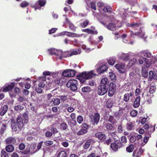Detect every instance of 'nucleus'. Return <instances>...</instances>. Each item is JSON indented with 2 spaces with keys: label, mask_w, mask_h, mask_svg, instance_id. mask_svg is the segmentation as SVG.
Wrapping results in <instances>:
<instances>
[{
  "label": "nucleus",
  "mask_w": 157,
  "mask_h": 157,
  "mask_svg": "<svg viewBox=\"0 0 157 157\" xmlns=\"http://www.w3.org/2000/svg\"><path fill=\"white\" fill-rule=\"evenodd\" d=\"M142 75L143 77L144 78H147L148 76V72L145 69H142Z\"/></svg>",
  "instance_id": "37998d69"
},
{
  "label": "nucleus",
  "mask_w": 157,
  "mask_h": 157,
  "mask_svg": "<svg viewBox=\"0 0 157 157\" xmlns=\"http://www.w3.org/2000/svg\"><path fill=\"white\" fill-rule=\"evenodd\" d=\"M14 86V83L12 82L9 85H8L7 86L4 87L3 90V91L4 92H6L7 91L11 90Z\"/></svg>",
  "instance_id": "412c9836"
},
{
  "label": "nucleus",
  "mask_w": 157,
  "mask_h": 157,
  "mask_svg": "<svg viewBox=\"0 0 157 157\" xmlns=\"http://www.w3.org/2000/svg\"><path fill=\"white\" fill-rule=\"evenodd\" d=\"M36 145L35 144H32L29 145L25 151V154H33L37 152L36 149Z\"/></svg>",
  "instance_id": "39448f33"
},
{
  "label": "nucleus",
  "mask_w": 157,
  "mask_h": 157,
  "mask_svg": "<svg viewBox=\"0 0 157 157\" xmlns=\"http://www.w3.org/2000/svg\"><path fill=\"white\" fill-rule=\"evenodd\" d=\"M53 101V103L55 105H58L60 103V99L59 98L55 99L53 101L52 100L49 101V102H52Z\"/></svg>",
  "instance_id": "c9c22d12"
},
{
  "label": "nucleus",
  "mask_w": 157,
  "mask_h": 157,
  "mask_svg": "<svg viewBox=\"0 0 157 157\" xmlns=\"http://www.w3.org/2000/svg\"><path fill=\"white\" fill-rule=\"evenodd\" d=\"M115 67L120 73H124L126 71L125 64L124 63L116 64L115 65Z\"/></svg>",
  "instance_id": "9b49d317"
},
{
  "label": "nucleus",
  "mask_w": 157,
  "mask_h": 157,
  "mask_svg": "<svg viewBox=\"0 0 157 157\" xmlns=\"http://www.w3.org/2000/svg\"><path fill=\"white\" fill-rule=\"evenodd\" d=\"M66 20L67 22V24L69 25V28L73 31H75L76 28L74 25L71 23L67 18H66Z\"/></svg>",
  "instance_id": "a878e982"
},
{
  "label": "nucleus",
  "mask_w": 157,
  "mask_h": 157,
  "mask_svg": "<svg viewBox=\"0 0 157 157\" xmlns=\"http://www.w3.org/2000/svg\"><path fill=\"white\" fill-rule=\"evenodd\" d=\"M116 85L113 82H111L109 85L108 95L109 97L113 96L116 90Z\"/></svg>",
  "instance_id": "9d476101"
},
{
  "label": "nucleus",
  "mask_w": 157,
  "mask_h": 157,
  "mask_svg": "<svg viewBox=\"0 0 157 157\" xmlns=\"http://www.w3.org/2000/svg\"><path fill=\"white\" fill-rule=\"evenodd\" d=\"M145 58L143 57H141L139 58L138 59V61L139 62V63L140 64H143L144 62Z\"/></svg>",
  "instance_id": "864d4df0"
},
{
  "label": "nucleus",
  "mask_w": 157,
  "mask_h": 157,
  "mask_svg": "<svg viewBox=\"0 0 157 157\" xmlns=\"http://www.w3.org/2000/svg\"><path fill=\"white\" fill-rule=\"evenodd\" d=\"M89 21L87 20H86L83 22L80 23V26L82 28L85 27L89 23Z\"/></svg>",
  "instance_id": "e433bc0d"
},
{
  "label": "nucleus",
  "mask_w": 157,
  "mask_h": 157,
  "mask_svg": "<svg viewBox=\"0 0 157 157\" xmlns=\"http://www.w3.org/2000/svg\"><path fill=\"white\" fill-rule=\"evenodd\" d=\"M152 79H157V70L153 69V71H150L149 73V81H152Z\"/></svg>",
  "instance_id": "1a4fd4ad"
},
{
  "label": "nucleus",
  "mask_w": 157,
  "mask_h": 157,
  "mask_svg": "<svg viewBox=\"0 0 157 157\" xmlns=\"http://www.w3.org/2000/svg\"><path fill=\"white\" fill-rule=\"evenodd\" d=\"M95 136L99 140L102 141H104L106 138L105 135L101 132H98L96 133Z\"/></svg>",
  "instance_id": "ddd939ff"
},
{
  "label": "nucleus",
  "mask_w": 157,
  "mask_h": 157,
  "mask_svg": "<svg viewBox=\"0 0 157 157\" xmlns=\"http://www.w3.org/2000/svg\"><path fill=\"white\" fill-rule=\"evenodd\" d=\"M48 53L51 55H55L57 56V59H61L63 57H65V52H63L61 50H57L54 48H51L48 50Z\"/></svg>",
  "instance_id": "7ed1b4c3"
},
{
  "label": "nucleus",
  "mask_w": 157,
  "mask_h": 157,
  "mask_svg": "<svg viewBox=\"0 0 157 157\" xmlns=\"http://www.w3.org/2000/svg\"><path fill=\"white\" fill-rule=\"evenodd\" d=\"M63 78H61L60 77L58 78L55 81L56 83L60 86L63 84Z\"/></svg>",
  "instance_id": "72a5a7b5"
},
{
  "label": "nucleus",
  "mask_w": 157,
  "mask_h": 157,
  "mask_svg": "<svg viewBox=\"0 0 157 157\" xmlns=\"http://www.w3.org/2000/svg\"><path fill=\"white\" fill-rule=\"evenodd\" d=\"M108 121L113 124H114L117 122V121L114 117L112 116H109L108 119Z\"/></svg>",
  "instance_id": "2f4dec72"
},
{
  "label": "nucleus",
  "mask_w": 157,
  "mask_h": 157,
  "mask_svg": "<svg viewBox=\"0 0 157 157\" xmlns=\"http://www.w3.org/2000/svg\"><path fill=\"white\" fill-rule=\"evenodd\" d=\"M8 109V106L7 105H4L1 108L0 110V115L1 116H3L7 112Z\"/></svg>",
  "instance_id": "f3484780"
},
{
  "label": "nucleus",
  "mask_w": 157,
  "mask_h": 157,
  "mask_svg": "<svg viewBox=\"0 0 157 157\" xmlns=\"http://www.w3.org/2000/svg\"><path fill=\"white\" fill-rule=\"evenodd\" d=\"M109 77L112 80H116V77L115 74L113 72H109Z\"/></svg>",
  "instance_id": "49530a36"
},
{
  "label": "nucleus",
  "mask_w": 157,
  "mask_h": 157,
  "mask_svg": "<svg viewBox=\"0 0 157 157\" xmlns=\"http://www.w3.org/2000/svg\"><path fill=\"white\" fill-rule=\"evenodd\" d=\"M95 75L92 71L89 72H84L79 75V80L81 83H84L86 80L90 79Z\"/></svg>",
  "instance_id": "f03ea898"
},
{
  "label": "nucleus",
  "mask_w": 157,
  "mask_h": 157,
  "mask_svg": "<svg viewBox=\"0 0 157 157\" xmlns=\"http://www.w3.org/2000/svg\"><path fill=\"white\" fill-rule=\"evenodd\" d=\"M121 142L124 143H126L127 142V139L125 136H122L121 138Z\"/></svg>",
  "instance_id": "774afa93"
},
{
  "label": "nucleus",
  "mask_w": 157,
  "mask_h": 157,
  "mask_svg": "<svg viewBox=\"0 0 157 157\" xmlns=\"http://www.w3.org/2000/svg\"><path fill=\"white\" fill-rule=\"evenodd\" d=\"M122 147V144L118 140H116L114 142L112 143L111 145V148L114 151H117L118 148Z\"/></svg>",
  "instance_id": "423d86ee"
},
{
  "label": "nucleus",
  "mask_w": 157,
  "mask_h": 157,
  "mask_svg": "<svg viewBox=\"0 0 157 157\" xmlns=\"http://www.w3.org/2000/svg\"><path fill=\"white\" fill-rule=\"evenodd\" d=\"M91 144L90 141H88L86 142L83 145V147L84 149H86L88 148Z\"/></svg>",
  "instance_id": "c03bdc74"
},
{
  "label": "nucleus",
  "mask_w": 157,
  "mask_h": 157,
  "mask_svg": "<svg viewBox=\"0 0 157 157\" xmlns=\"http://www.w3.org/2000/svg\"><path fill=\"white\" fill-rule=\"evenodd\" d=\"M135 122H129L127 124L126 128L128 130H132L134 129Z\"/></svg>",
  "instance_id": "6ab92c4d"
},
{
  "label": "nucleus",
  "mask_w": 157,
  "mask_h": 157,
  "mask_svg": "<svg viewBox=\"0 0 157 157\" xmlns=\"http://www.w3.org/2000/svg\"><path fill=\"white\" fill-rule=\"evenodd\" d=\"M29 3L25 1L22 2L21 4V6L22 8L28 6Z\"/></svg>",
  "instance_id": "13d9d810"
},
{
  "label": "nucleus",
  "mask_w": 157,
  "mask_h": 157,
  "mask_svg": "<svg viewBox=\"0 0 157 157\" xmlns=\"http://www.w3.org/2000/svg\"><path fill=\"white\" fill-rule=\"evenodd\" d=\"M66 154L64 151H61L59 153L57 157H66Z\"/></svg>",
  "instance_id": "79ce46f5"
},
{
  "label": "nucleus",
  "mask_w": 157,
  "mask_h": 157,
  "mask_svg": "<svg viewBox=\"0 0 157 157\" xmlns=\"http://www.w3.org/2000/svg\"><path fill=\"white\" fill-rule=\"evenodd\" d=\"M90 118L93 124L95 125L97 124L99 121L100 118V115L98 113H96L94 115H90Z\"/></svg>",
  "instance_id": "0eeeda50"
},
{
  "label": "nucleus",
  "mask_w": 157,
  "mask_h": 157,
  "mask_svg": "<svg viewBox=\"0 0 157 157\" xmlns=\"http://www.w3.org/2000/svg\"><path fill=\"white\" fill-rule=\"evenodd\" d=\"M45 3L46 1L45 0H39L37 3H36L35 5L34 6V7L35 9H39L40 7L44 6Z\"/></svg>",
  "instance_id": "2eb2a0df"
},
{
  "label": "nucleus",
  "mask_w": 157,
  "mask_h": 157,
  "mask_svg": "<svg viewBox=\"0 0 157 157\" xmlns=\"http://www.w3.org/2000/svg\"><path fill=\"white\" fill-rule=\"evenodd\" d=\"M61 128L64 130H66L67 127V125L66 123L63 122L60 124Z\"/></svg>",
  "instance_id": "5fc2aeb1"
},
{
  "label": "nucleus",
  "mask_w": 157,
  "mask_h": 157,
  "mask_svg": "<svg viewBox=\"0 0 157 157\" xmlns=\"http://www.w3.org/2000/svg\"><path fill=\"white\" fill-rule=\"evenodd\" d=\"M83 121V117L80 115L78 116L77 117V121L79 124H81Z\"/></svg>",
  "instance_id": "4d7b16f0"
},
{
  "label": "nucleus",
  "mask_w": 157,
  "mask_h": 157,
  "mask_svg": "<svg viewBox=\"0 0 157 157\" xmlns=\"http://www.w3.org/2000/svg\"><path fill=\"white\" fill-rule=\"evenodd\" d=\"M1 157H9L7 153L3 150L1 151Z\"/></svg>",
  "instance_id": "de8ad7c7"
},
{
  "label": "nucleus",
  "mask_w": 157,
  "mask_h": 157,
  "mask_svg": "<svg viewBox=\"0 0 157 157\" xmlns=\"http://www.w3.org/2000/svg\"><path fill=\"white\" fill-rule=\"evenodd\" d=\"M16 121L18 128L19 129L21 130L24 126L23 120L21 117L20 116H18L17 118Z\"/></svg>",
  "instance_id": "f8f14e48"
},
{
  "label": "nucleus",
  "mask_w": 157,
  "mask_h": 157,
  "mask_svg": "<svg viewBox=\"0 0 157 157\" xmlns=\"http://www.w3.org/2000/svg\"><path fill=\"white\" fill-rule=\"evenodd\" d=\"M53 142L52 141H47L44 142V144L46 146H50L53 144Z\"/></svg>",
  "instance_id": "8fccbe9b"
},
{
  "label": "nucleus",
  "mask_w": 157,
  "mask_h": 157,
  "mask_svg": "<svg viewBox=\"0 0 157 157\" xmlns=\"http://www.w3.org/2000/svg\"><path fill=\"white\" fill-rule=\"evenodd\" d=\"M62 75L65 77H74L75 75V72L72 69H67L63 72Z\"/></svg>",
  "instance_id": "6e6552de"
},
{
  "label": "nucleus",
  "mask_w": 157,
  "mask_h": 157,
  "mask_svg": "<svg viewBox=\"0 0 157 157\" xmlns=\"http://www.w3.org/2000/svg\"><path fill=\"white\" fill-rule=\"evenodd\" d=\"M111 9V7L109 6H104L103 9V10L105 12H110Z\"/></svg>",
  "instance_id": "052dcab7"
},
{
  "label": "nucleus",
  "mask_w": 157,
  "mask_h": 157,
  "mask_svg": "<svg viewBox=\"0 0 157 157\" xmlns=\"http://www.w3.org/2000/svg\"><path fill=\"white\" fill-rule=\"evenodd\" d=\"M91 29H86L82 30L83 32H86L89 34H97L98 32L97 30H94L95 29V27L92 26L91 27Z\"/></svg>",
  "instance_id": "4468645a"
},
{
  "label": "nucleus",
  "mask_w": 157,
  "mask_h": 157,
  "mask_svg": "<svg viewBox=\"0 0 157 157\" xmlns=\"http://www.w3.org/2000/svg\"><path fill=\"white\" fill-rule=\"evenodd\" d=\"M81 53V52L80 50L78 49L77 50H76L75 51H73L71 53L70 56H72L73 55H77L78 54H79Z\"/></svg>",
  "instance_id": "6e6d98bb"
},
{
  "label": "nucleus",
  "mask_w": 157,
  "mask_h": 157,
  "mask_svg": "<svg viewBox=\"0 0 157 157\" xmlns=\"http://www.w3.org/2000/svg\"><path fill=\"white\" fill-rule=\"evenodd\" d=\"M26 99L22 96H20L18 99V101L20 102H23L24 101H26Z\"/></svg>",
  "instance_id": "680f3d73"
},
{
  "label": "nucleus",
  "mask_w": 157,
  "mask_h": 157,
  "mask_svg": "<svg viewBox=\"0 0 157 157\" xmlns=\"http://www.w3.org/2000/svg\"><path fill=\"white\" fill-rule=\"evenodd\" d=\"M144 65L146 67H148L149 65L151 64V62L149 61V60L147 58H145Z\"/></svg>",
  "instance_id": "ea45409f"
},
{
  "label": "nucleus",
  "mask_w": 157,
  "mask_h": 157,
  "mask_svg": "<svg viewBox=\"0 0 157 157\" xmlns=\"http://www.w3.org/2000/svg\"><path fill=\"white\" fill-rule=\"evenodd\" d=\"M137 62V60L136 58H133L132 60L130 61L128 63V65L129 66H131L133 65L135 63Z\"/></svg>",
  "instance_id": "a18cd8bd"
},
{
  "label": "nucleus",
  "mask_w": 157,
  "mask_h": 157,
  "mask_svg": "<svg viewBox=\"0 0 157 157\" xmlns=\"http://www.w3.org/2000/svg\"><path fill=\"white\" fill-rule=\"evenodd\" d=\"M59 97L62 101H66L68 99V98L67 96H60Z\"/></svg>",
  "instance_id": "338daca9"
},
{
  "label": "nucleus",
  "mask_w": 157,
  "mask_h": 157,
  "mask_svg": "<svg viewBox=\"0 0 157 157\" xmlns=\"http://www.w3.org/2000/svg\"><path fill=\"white\" fill-rule=\"evenodd\" d=\"M138 114V112L136 110H133L130 112V115L132 117H136Z\"/></svg>",
  "instance_id": "09e8293b"
},
{
  "label": "nucleus",
  "mask_w": 157,
  "mask_h": 157,
  "mask_svg": "<svg viewBox=\"0 0 157 157\" xmlns=\"http://www.w3.org/2000/svg\"><path fill=\"white\" fill-rule=\"evenodd\" d=\"M108 79L106 78H102L98 90V94L100 95H103L107 93L109 87Z\"/></svg>",
  "instance_id": "f257e3e1"
},
{
  "label": "nucleus",
  "mask_w": 157,
  "mask_h": 157,
  "mask_svg": "<svg viewBox=\"0 0 157 157\" xmlns=\"http://www.w3.org/2000/svg\"><path fill=\"white\" fill-rule=\"evenodd\" d=\"M108 63L111 65H113L115 62V59L113 58L109 59L108 60Z\"/></svg>",
  "instance_id": "3c124183"
},
{
  "label": "nucleus",
  "mask_w": 157,
  "mask_h": 157,
  "mask_svg": "<svg viewBox=\"0 0 157 157\" xmlns=\"http://www.w3.org/2000/svg\"><path fill=\"white\" fill-rule=\"evenodd\" d=\"M140 54L141 56L148 58L150 57L151 56V53L148 50L141 51Z\"/></svg>",
  "instance_id": "dca6fc26"
},
{
  "label": "nucleus",
  "mask_w": 157,
  "mask_h": 157,
  "mask_svg": "<svg viewBox=\"0 0 157 157\" xmlns=\"http://www.w3.org/2000/svg\"><path fill=\"white\" fill-rule=\"evenodd\" d=\"M144 151V150L143 149L141 148H140L139 149L137 153H136V154L139 155L141 156L142 155Z\"/></svg>",
  "instance_id": "e2e57ef3"
},
{
  "label": "nucleus",
  "mask_w": 157,
  "mask_h": 157,
  "mask_svg": "<svg viewBox=\"0 0 157 157\" xmlns=\"http://www.w3.org/2000/svg\"><path fill=\"white\" fill-rule=\"evenodd\" d=\"M106 128L109 130H112L113 128V125L110 123H107L105 125Z\"/></svg>",
  "instance_id": "603ef678"
},
{
  "label": "nucleus",
  "mask_w": 157,
  "mask_h": 157,
  "mask_svg": "<svg viewBox=\"0 0 157 157\" xmlns=\"http://www.w3.org/2000/svg\"><path fill=\"white\" fill-rule=\"evenodd\" d=\"M140 32H136L134 33V35H139L141 37H145V34L144 32H143L141 30H140Z\"/></svg>",
  "instance_id": "a19ab883"
},
{
  "label": "nucleus",
  "mask_w": 157,
  "mask_h": 157,
  "mask_svg": "<svg viewBox=\"0 0 157 157\" xmlns=\"http://www.w3.org/2000/svg\"><path fill=\"white\" fill-rule=\"evenodd\" d=\"M44 77L40 78V80L42 81H45L46 76H49L50 75V72L49 71H44L43 73Z\"/></svg>",
  "instance_id": "473e14b6"
},
{
  "label": "nucleus",
  "mask_w": 157,
  "mask_h": 157,
  "mask_svg": "<svg viewBox=\"0 0 157 157\" xmlns=\"http://www.w3.org/2000/svg\"><path fill=\"white\" fill-rule=\"evenodd\" d=\"M16 140L15 138L11 137L7 139L6 140V141L7 144H13L15 143Z\"/></svg>",
  "instance_id": "bb28decb"
},
{
  "label": "nucleus",
  "mask_w": 157,
  "mask_h": 157,
  "mask_svg": "<svg viewBox=\"0 0 157 157\" xmlns=\"http://www.w3.org/2000/svg\"><path fill=\"white\" fill-rule=\"evenodd\" d=\"M118 56L119 58L122 60L127 61L129 60V56L127 54L121 53V55H119Z\"/></svg>",
  "instance_id": "4be33fe9"
},
{
  "label": "nucleus",
  "mask_w": 157,
  "mask_h": 157,
  "mask_svg": "<svg viewBox=\"0 0 157 157\" xmlns=\"http://www.w3.org/2000/svg\"><path fill=\"white\" fill-rule=\"evenodd\" d=\"M136 136H132L130 138V141L131 143H133L136 140Z\"/></svg>",
  "instance_id": "0e129e2a"
},
{
  "label": "nucleus",
  "mask_w": 157,
  "mask_h": 157,
  "mask_svg": "<svg viewBox=\"0 0 157 157\" xmlns=\"http://www.w3.org/2000/svg\"><path fill=\"white\" fill-rule=\"evenodd\" d=\"M87 132V131L86 129L82 128L78 132L77 134L78 135H83L86 133Z\"/></svg>",
  "instance_id": "f704fd0d"
},
{
  "label": "nucleus",
  "mask_w": 157,
  "mask_h": 157,
  "mask_svg": "<svg viewBox=\"0 0 157 157\" xmlns=\"http://www.w3.org/2000/svg\"><path fill=\"white\" fill-rule=\"evenodd\" d=\"M108 67L106 65H102L97 69V72L99 74H101L106 71Z\"/></svg>",
  "instance_id": "a211bd4d"
},
{
  "label": "nucleus",
  "mask_w": 157,
  "mask_h": 157,
  "mask_svg": "<svg viewBox=\"0 0 157 157\" xmlns=\"http://www.w3.org/2000/svg\"><path fill=\"white\" fill-rule=\"evenodd\" d=\"M133 95V92L125 93L124 95L123 100L125 102H128L129 100L130 96L132 97Z\"/></svg>",
  "instance_id": "aec40b11"
},
{
  "label": "nucleus",
  "mask_w": 157,
  "mask_h": 157,
  "mask_svg": "<svg viewBox=\"0 0 157 157\" xmlns=\"http://www.w3.org/2000/svg\"><path fill=\"white\" fill-rule=\"evenodd\" d=\"M156 89V87L155 86H151L149 89V93L150 94H153V93L155 91Z\"/></svg>",
  "instance_id": "bf43d9fd"
},
{
  "label": "nucleus",
  "mask_w": 157,
  "mask_h": 157,
  "mask_svg": "<svg viewBox=\"0 0 157 157\" xmlns=\"http://www.w3.org/2000/svg\"><path fill=\"white\" fill-rule=\"evenodd\" d=\"M113 104V102L111 99H109L106 102L105 106L107 108H110L112 106Z\"/></svg>",
  "instance_id": "c85d7f7f"
},
{
  "label": "nucleus",
  "mask_w": 157,
  "mask_h": 157,
  "mask_svg": "<svg viewBox=\"0 0 157 157\" xmlns=\"http://www.w3.org/2000/svg\"><path fill=\"white\" fill-rule=\"evenodd\" d=\"M140 96H138L135 99L133 106L135 108L138 107L140 104Z\"/></svg>",
  "instance_id": "b1692460"
},
{
  "label": "nucleus",
  "mask_w": 157,
  "mask_h": 157,
  "mask_svg": "<svg viewBox=\"0 0 157 157\" xmlns=\"http://www.w3.org/2000/svg\"><path fill=\"white\" fill-rule=\"evenodd\" d=\"M134 148L133 145L132 144H130L128 147H126V150L128 152H132L133 150L134 149Z\"/></svg>",
  "instance_id": "58836bf2"
},
{
  "label": "nucleus",
  "mask_w": 157,
  "mask_h": 157,
  "mask_svg": "<svg viewBox=\"0 0 157 157\" xmlns=\"http://www.w3.org/2000/svg\"><path fill=\"white\" fill-rule=\"evenodd\" d=\"M127 26L132 27L135 29H137V28H139V24L136 23H128L127 24Z\"/></svg>",
  "instance_id": "393cba45"
},
{
  "label": "nucleus",
  "mask_w": 157,
  "mask_h": 157,
  "mask_svg": "<svg viewBox=\"0 0 157 157\" xmlns=\"http://www.w3.org/2000/svg\"><path fill=\"white\" fill-rule=\"evenodd\" d=\"M78 81L75 79L70 80L68 81L66 84L67 87H70L71 90L75 91L77 89Z\"/></svg>",
  "instance_id": "20e7f679"
},
{
  "label": "nucleus",
  "mask_w": 157,
  "mask_h": 157,
  "mask_svg": "<svg viewBox=\"0 0 157 157\" xmlns=\"http://www.w3.org/2000/svg\"><path fill=\"white\" fill-rule=\"evenodd\" d=\"M2 126L1 127L0 131V133L2 135L4 133L6 129V127L7 126L6 124H2Z\"/></svg>",
  "instance_id": "4c0bfd02"
},
{
  "label": "nucleus",
  "mask_w": 157,
  "mask_h": 157,
  "mask_svg": "<svg viewBox=\"0 0 157 157\" xmlns=\"http://www.w3.org/2000/svg\"><path fill=\"white\" fill-rule=\"evenodd\" d=\"M43 142V141H41L38 143V144L37 146V148L36 149V150L37 152L41 148Z\"/></svg>",
  "instance_id": "69168bd1"
},
{
  "label": "nucleus",
  "mask_w": 157,
  "mask_h": 157,
  "mask_svg": "<svg viewBox=\"0 0 157 157\" xmlns=\"http://www.w3.org/2000/svg\"><path fill=\"white\" fill-rule=\"evenodd\" d=\"M82 91L83 92H89L91 91V89L89 86H85L82 89Z\"/></svg>",
  "instance_id": "7c9ffc66"
},
{
  "label": "nucleus",
  "mask_w": 157,
  "mask_h": 157,
  "mask_svg": "<svg viewBox=\"0 0 157 157\" xmlns=\"http://www.w3.org/2000/svg\"><path fill=\"white\" fill-rule=\"evenodd\" d=\"M24 108V107L23 106L20 105H17L15 106L14 109L17 112H19L23 110Z\"/></svg>",
  "instance_id": "cd10ccee"
},
{
  "label": "nucleus",
  "mask_w": 157,
  "mask_h": 157,
  "mask_svg": "<svg viewBox=\"0 0 157 157\" xmlns=\"http://www.w3.org/2000/svg\"><path fill=\"white\" fill-rule=\"evenodd\" d=\"M14 149L13 146L12 145H9L6 147V151L10 152H12L13 151Z\"/></svg>",
  "instance_id": "c756f323"
},
{
  "label": "nucleus",
  "mask_w": 157,
  "mask_h": 157,
  "mask_svg": "<svg viewBox=\"0 0 157 157\" xmlns=\"http://www.w3.org/2000/svg\"><path fill=\"white\" fill-rule=\"evenodd\" d=\"M107 28L112 31H115L117 29V27L113 23H110L106 26Z\"/></svg>",
  "instance_id": "5701e85b"
}]
</instances>
